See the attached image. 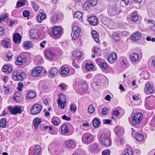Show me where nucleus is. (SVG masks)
Returning <instances> with one entry per match:
<instances>
[{"label": "nucleus", "instance_id": "f257e3e1", "mask_svg": "<svg viewBox=\"0 0 155 155\" xmlns=\"http://www.w3.org/2000/svg\"><path fill=\"white\" fill-rule=\"evenodd\" d=\"M101 144L107 147L111 145V140L109 136L105 133L101 134L100 138Z\"/></svg>", "mask_w": 155, "mask_h": 155}, {"label": "nucleus", "instance_id": "f03ea898", "mask_svg": "<svg viewBox=\"0 0 155 155\" xmlns=\"http://www.w3.org/2000/svg\"><path fill=\"white\" fill-rule=\"evenodd\" d=\"M94 136L89 133L84 134L82 137L83 142L87 144L93 142L94 140Z\"/></svg>", "mask_w": 155, "mask_h": 155}, {"label": "nucleus", "instance_id": "7ed1b4c3", "mask_svg": "<svg viewBox=\"0 0 155 155\" xmlns=\"http://www.w3.org/2000/svg\"><path fill=\"white\" fill-rule=\"evenodd\" d=\"M142 114L140 113H136L132 117V123L134 125H137L139 124L143 119Z\"/></svg>", "mask_w": 155, "mask_h": 155}, {"label": "nucleus", "instance_id": "20e7f679", "mask_svg": "<svg viewBox=\"0 0 155 155\" xmlns=\"http://www.w3.org/2000/svg\"><path fill=\"white\" fill-rule=\"evenodd\" d=\"M72 32L71 36L73 39L76 40L79 36L81 32V29L78 28L77 26H74L72 28Z\"/></svg>", "mask_w": 155, "mask_h": 155}, {"label": "nucleus", "instance_id": "39448f33", "mask_svg": "<svg viewBox=\"0 0 155 155\" xmlns=\"http://www.w3.org/2000/svg\"><path fill=\"white\" fill-rule=\"evenodd\" d=\"M41 106L40 104H34L31 109V113L32 114H38L41 110Z\"/></svg>", "mask_w": 155, "mask_h": 155}, {"label": "nucleus", "instance_id": "423d86ee", "mask_svg": "<svg viewBox=\"0 0 155 155\" xmlns=\"http://www.w3.org/2000/svg\"><path fill=\"white\" fill-rule=\"evenodd\" d=\"M52 31L55 36L59 37L62 33L63 28L60 26L56 27L53 28Z\"/></svg>", "mask_w": 155, "mask_h": 155}, {"label": "nucleus", "instance_id": "0eeeda50", "mask_svg": "<svg viewBox=\"0 0 155 155\" xmlns=\"http://www.w3.org/2000/svg\"><path fill=\"white\" fill-rule=\"evenodd\" d=\"M144 91L145 93L147 94H150L153 92L154 89L150 84L149 82H147L145 85Z\"/></svg>", "mask_w": 155, "mask_h": 155}, {"label": "nucleus", "instance_id": "6e6552de", "mask_svg": "<svg viewBox=\"0 0 155 155\" xmlns=\"http://www.w3.org/2000/svg\"><path fill=\"white\" fill-rule=\"evenodd\" d=\"M41 151V148L39 146L36 145L33 147H31L30 151H31L32 155H39Z\"/></svg>", "mask_w": 155, "mask_h": 155}, {"label": "nucleus", "instance_id": "1a4fd4ad", "mask_svg": "<svg viewBox=\"0 0 155 155\" xmlns=\"http://www.w3.org/2000/svg\"><path fill=\"white\" fill-rule=\"evenodd\" d=\"M116 54L114 52H112L107 58V60L110 63H113L117 60Z\"/></svg>", "mask_w": 155, "mask_h": 155}, {"label": "nucleus", "instance_id": "9d476101", "mask_svg": "<svg viewBox=\"0 0 155 155\" xmlns=\"http://www.w3.org/2000/svg\"><path fill=\"white\" fill-rule=\"evenodd\" d=\"M43 68L41 67H37L33 70L31 74L32 76L37 77L39 75L40 73L42 72Z\"/></svg>", "mask_w": 155, "mask_h": 155}, {"label": "nucleus", "instance_id": "9b49d317", "mask_svg": "<svg viewBox=\"0 0 155 155\" xmlns=\"http://www.w3.org/2000/svg\"><path fill=\"white\" fill-rule=\"evenodd\" d=\"M117 9V7L116 6L110 7L108 11V13L110 15L114 16L118 14Z\"/></svg>", "mask_w": 155, "mask_h": 155}, {"label": "nucleus", "instance_id": "f8f14e48", "mask_svg": "<svg viewBox=\"0 0 155 155\" xmlns=\"http://www.w3.org/2000/svg\"><path fill=\"white\" fill-rule=\"evenodd\" d=\"M45 57L48 60L52 59L54 56L55 54L48 50H45Z\"/></svg>", "mask_w": 155, "mask_h": 155}, {"label": "nucleus", "instance_id": "ddd939ff", "mask_svg": "<svg viewBox=\"0 0 155 155\" xmlns=\"http://www.w3.org/2000/svg\"><path fill=\"white\" fill-rule=\"evenodd\" d=\"M11 112L12 114L15 115L17 114L21 113L22 110L20 107L16 106L11 109Z\"/></svg>", "mask_w": 155, "mask_h": 155}, {"label": "nucleus", "instance_id": "4468645a", "mask_svg": "<svg viewBox=\"0 0 155 155\" xmlns=\"http://www.w3.org/2000/svg\"><path fill=\"white\" fill-rule=\"evenodd\" d=\"M38 31L37 29H31L30 31V36L32 38L35 39L38 37Z\"/></svg>", "mask_w": 155, "mask_h": 155}, {"label": "nucleus", "instance_id": "2eb2a0df", "mask_svg": "<svg viewBox=\"0 0 155 155\" xmlns=\"http://www.w3.org/2000/svg\"><path fill=\"white\" fill-rule=\"evenodd\" d=\"M141 36L140 33L138 31L135 32L131 37V39L134 41H137L140 39Z\"/></svg>", "mask_w": 155, "mask_h": 155}, {"label": "nucleus", "instance_id": "dca6fc26", "mask_svg": "<svg viewBox=\"0 0 155 155\" xmlns=\"http://www.w3.org/2000/svg\"><path fill=\"white\" fill-rule=\"evenodd\" d=\"M89 149L90 150L94 153L98 152L99 149L98 147V144L95 143L91 145L90 146Z\"/></svg>", "mask_w": 155, "mask_h": 155}, {"label": "nucleus", "instance_id": "f3484780", "mask_svg": "<svg viewBox=\"0 0 155 155\" xmlns=\"http://www.w3.org/2000/svg\"><path fill=\"white\" fill-rule=\"evenodd\" d=\"M87 20L91 25H95L97 24V21L95 16H92L89 17L88 18Z\"/></svg>", "mask_w": 155, "mask_h": 155}, {"label": "nucleus", "instance_id": "a211bd4d", "mask_svg": "<svg viewBox=\"0 0 155 155\" xmlns=\"http://www.w3.org/2000/svg\"><path fill=\"white\" fill-rule=\"evenodd\" d=\"M91 34L92 35V37L95 41L98 43H99L100 41L99 39V35L98 33L96 31L93 30L91 31Z\"/></svg>", "mask_w": 155, "mask_h": 155}, {"label": "nucleus", "instance_id": "6ab92c4d", "mask_svg": "<svg viewBox=\"0 0 155 155\" xmlns=\"http://www.w3.org/2000/svg\"><path fill=\"white\" fill-rule=\"evenodd\" d=\"M13 40L15 43H19L21 42V37L18 33H16L14 34Z\"/></svg>", "mask_w": 155, "mask_h": 155}, {"label": "nucleus", "instance_id": "aec40b11", "mask_svg": "<svg viewBox=\"0 0 155 155\" xmlns=\"http://www.w3.org/2000/svg\"><path fill=\"white\" fill-rule=\"evenodd\" d=\"M26 60L24 58H22L21 57H18L17 58V61H16V64L17 65H21L23 63H25Z\"/></svg>", "mask_w": 155, "mask_h": 155}, {"label": "nucleus", "instance_id": "412c9836", "mask_svg": "<svg viewBox=\"0 0 155 155\" xmlns=\"http://www.w3.org/2000/svg\"><path fill=\"white\" fill-rule=\"evenodd\" d=\"M58 73V70L56 68H52L50 71L49 75L50 77H54Z\"/></svg>", "mask_w": 155, "mask_h": 155}, {"label": "nucleus", "instance_id": "4be33fe9", "mask_svg": "<svg viewBox=\"0 0 155 155\" xmlns=\"http://www.w3.org/2000/svg\"><path fill=\"white\" fill-rule=\"evenodd\" d=\"M83 14L82 12L78 11L76 12L74 14V18L79 19L80 21H82Z\"/></svg>", "mask_w": 155, "mask_h": 155}, {"label": "nucleus", "instance_id": "5701e85b", "mask_svg": "<svg viewBox=\"0 0 155 155\" xmlns=\"http://www.w3.org/2000/svg\"><path fill=\"white\" fill-rule=\"evenodd\" d=\"M41 121V119L39 118H36L33 121L34 125L35 128L38 127Z\"/></svg>", "mask_w": 155, "mask_h": 155}, {"label": "nucleus", "instance_id": "b1692460", "mask_svg": "<svg viewBox=\"0 0 155 155\" xmlns=\"http://www.w3.org/2000/svg\"><path fill=\"white\" fill-rule=\"evenodd\" d=\"M58 96L59 98L57 102L66 103V97L63 94H60Z\"/></svg>", "mask_w": 155, "mask_h": 155}, {"label": "nucleus", "instance_id": "393cba45", "mask_svg": "<svg viewBox=\"0 0 155 155\" xmlns=\"http://www.w3.org/2000/svg\"><path fill=\"white\" fill-rule=\"evenodd\" d=\"M131 60L133 61H136L138 58V55L136 53H133L130 55Z\"/></svg>", "mask_w": 155, "mask_h": 155}, {"label": "nucleus", "instance_id": "a878e982", "mask_svg": "<svg viewBox=\"0 0 155 155\" xmlns=\"http://www.w3.org/2000/svg\"><path fill=\"white\" fill-rule=\"evenodd\" d=\"M46 15L42 13H40L38 16L37 20L39 23H41L42 21L45 18Z\"/></svg>", "mask_w": 155, "mask_h": 155}, {"label": "nucleus", "instance_id": "bb28decb", "mask_svg": "<svg viewBox=\"0 0 155 155\" xmlns=\"http://www.w3.org/2000/svg\"><path fill=\"white\" fill-rule=\"evenodd\" d=\"M2 71L3 72L10 73L12 71V68L9 66L6 65L4 66L2 68Z\"/></svg>", "mask_w": 155, "mask_h": 155}, {"label": "nucleus", "instance_id": "cd10ccee", "mask_svg": "<svg viewBox=\"0 0 155 155\" xmlns=\"http://www.w3.org/2000/svg\"><path fill=\"white\" fill-rule=\"evenodd\" d=\"M92 7L90 4L89 2H85L83 5V8L85 10H89L92 8Z\"/></svg>", "mask_w": 155, "mask_h": 155}, {"label": "nucleus", "instance_id": "c85d7f7f", "mask_svg": "<svg viewBox=\"0 0 155 155\" xmlns=\"http://www.w3.org/2000/svg\"><path fill=\"white\" fill-rule=\"evenodd\" d=\"M135 137L137 140L139 142L141 141L143 139V136L141 134L138 133L135 134Z\"/></svg>", "mask_w": 155, "mask_h": 155}, {"label": "nucleus", "instance_id": "c756f323", "mask_svg": "<svg viewBox=\"0 0 155 155\" xmlns=\"http://www.w3.org/2000/svg\"><path fill=\"white\" fill-rule=\"evenodd\" d=\"M58 15L56 14H53L51 17V20L54 23L57 22L58 19Z\"/></svg>", "mask_w": 155, "mask_h": 155}, {"label": "nucleus", "instance_id": "7c9ffc66", "mask_svg": "<svg viewBox=\"0 0 155 155\" xmlns=\"http://www.w3.org/2000/svg\"><path fill=\"white\" fill-rule=\"evenodd\" d=\"M66 147L68 148H71L74 146V142L72 140H68L65 142Z\"/></svg>", "mask_w": 155, "mask_h": 155}, {"label": "nucleus", "instance_id": "2f4dec72", "mask_svg": "<svg viewBox=\"0 0 155 155\" xmlns=\"http://www.w3.org/2000/svg\"><path fill=\"white\" fill-rule=\"evenodd\" d=\"M100 83V81L99 79H95L92 83V85L93 88H96L97 86L99 85Z\"/></svg>", "mask_w": 155, "mask_h": 155}, {"label": "nucleus", "instance_id": "473e14b6", "mask_svg": "<svg viewBox=\"0 0 155 155\" xmlns=\"http://www.w3.org/2000/svg\"><path fill=\"white\" fill-rule=\"evenodd\" d=\"M147 22L148 24H152L151 26V28L153 31H155V21L153 20L148 19L147 21Z\"/></svg>", "mask_w": 155, "mask_h": 155}, {"label": "nucleus", "instance_id": "72a5a7b5", "mask_svg": "<svg viewBox=\"0 0 155 155\" xmlns=\"http://www.w3.org/2000/svg\"><path fill=\"white\" fill-rule=\"evenodd\" d=\"M138 19V17L137 15V13L135 12L131 15V17L130 20L134 22H136Z\"/></svg>", "mask_w": 155, "mask_h": 155}, {"label": "nucleus", "instance_id": "f704fd0d", "mask_svg": "<svg viewBox=\"0 0 155 155\" xmlns=\"http://www.w3.org/2000/svg\"><path fill=\"white\" fill-rule=\"evenodd\" d=\"M61 132L63 134H65L68 132V129L67 127V125L64 124L61 127Z\"/></svg>", "mask_w": 155, "mask_h": 155}, {"label": "nucleus", "instance_id": "c9c22d12", "mask_svg": "<svg viewBox=\"0 0 155 155\" xmlns=\"http://www.w3.org/2000/svg\"><path fill=\"white\" fill-rule=\"evenodd\" d=\"M73 56L77 58H79L81 56V53L78 51H75L73 52Z\"/></svg>", "mask_w": 155, "mask_h": 155}, {"label": "nucleus", "instance_id": "e433bc0d", "mask_svg": "<svg viewBox=\"0 0 155 155\" xmlns=\"http://www.w3.org/2000/svg\"><path fill=\"white\" fill-rule=\"evenodd\" d=\"M19 95V93H17L13 95V99L18 102H19L21 100V98Z\"/></svg>", "mask_w": 155, "mask_h": 155}, {"label": "nucleus", "instance_id": "4c0bfd02", "mask_svg": "<svg viewBox=\"0 0 155 155\" xmlns=\"http://www.w3.org/2000/svg\"><path fill=\"white\" fill-rule=\"evenodd\" d=\"M6 120L4 118H2L0 120V126L3 128L6 127Z\"/></svg>", "mask_w": 155, "mask_h": 155}, {"label": "nucleus", "instance_id": "58836bf2", "mask_svg": "<svg viewBox=\"0 0 155 155\" xmlns=\"http://www.w3.org/2000/svg\"><path fill=\"white\" fill-rule=\"evenodd\" d=\"M23 47L26 49H28L31 46V43L29 41H27L24 43Z\"/></svg>", "mask_w": 155, "mask_h": 155}, {"label": "nucleus", "instance_id": "ea45409f", "mask_svg": "<svg viewBox=\"0 0 155 155\" xmlns=\"http://www.w3.org/2000/svg\"><path fill=\"white\" fill-rule=\"evenodd\" d=\"M26 78V74L25 73H22L19 74L18 76L17 81L22 80Z\"/></svg>", "mask_w": 155, "mask_h": 155}, {"label": "nucleus", "instance_id": "a19ab883", "mask_svg": "<svg viewBox=\"0 0 155 155\" xmlns=\"http://www.w3.org/2000/svg\"><path fill=\"white\" fill-rule=\"evenodd\" d=\"M100 122L98 120L97 118L94 119L93 121V124L95 128H97L99 127Z\"/></svg>", "mask_w": 155, "mask_h": 155}, {"label": "nucleus", "instance_id": "79ce46f5", "mask_svg": "<svg viewBox=\"0 0 155 155\" xmlns=\"http://www.w3.org/2000/svg\"><path fill=\"white\" fill-rule=\"evenodd\" d=\"M18 72L17 70H15L12 73V77L14 80L15 81H17L18 76H19Z\"/></svg>", "mask_w": 155, "mask_h": 155}, {"label": "nucleus", "instance_id": "37998d69", "mask_svg": "<svg viewBox=\"0 0 155 155\" xmlns=\"http://www.w3.org/2000/svg\"><path fill=\"white\" fill-rule=\"evenodd\" d=\"M69 69L67 68H61V73L62 74L66 75L69 72Z\"/></svg>", "mask_w": 155, "mask_h": 155}, {"label": "nucleus", "instance_id": "c03bdc74", "mask_svg": "<svg viewBox=\"0 0 155 155\" xmlns=\"http://www.w3.org/2000/svg\"><path fill=\"white\" fill-rule=\"evenodd\" d=\"M94 107L92 104H91L89 107L88 109V112L90 114H92L94 112Z\"/></svg>", "mask_w": 155, "mask_h": 155}, {"label": "nucleus", "instance_id": "a18cd8bd", "mask_svg": "<svg viewBox=\"0 0 155 155\" xmlns=\"http://www.w3.org/2000/svg\"><path fill=\"white\" fill-rule=\"evenodd\" d=\"M94 54L97 56H99L101 54V51L98 48H95L93 51Z\"/></svg>", "mask_w": 155, "mask_h": 155}, {"label": "nucleus", "instance_id": "49530a36", "mask_svg": "<svg viewBox=\"0 0 155 155\" xmlns=\"http://www.w3.org/2000/svg\"><path fill=\"white\" fill-rule=\"evenodd\" d=\"M8 19V17L6 15H2L0 17V23H2L3 21H6Z\"/></svg>", "mask_w": 155, "mask_h": 155}, {"label": "nucleus", "instance_id": "de8ad7c7", "mask_svg": "<svg viewBox=\"0 0 155 155\" xmlns=\"http://www.w3.org/2000/svg\"><path fill=\"white\" fill-rule=\"evenodd\" d=\"M36 96V94L35 92L30 91L28 92L27 97L30 98H33Z\"/></svg>", "mask_w": 155, "mask_h": 155}, {"label": "nucleus", "instance_id": "09e8293b", "mask_svg": "<svg viewBox=\"0 0 155 155\" xmlns=\"http://www.w3.org/2000/svg\"><path fill=\"white\" fill-rule=\"evenodd\" d=\"M112 38L115 41H118L120 39V37L117 33H114L113 35Z\"/></svg>", "mask_w": 155, "mask_h": 155}, {"label": "nucleus", "instance_id": "8fccbe9b", "mask_svg": "<svg viewBox=\"0 0 155 155\" xmlns=\"http://www.w3.org/2000/svg\"><path fill=\"white\" fill-rule=\"evenodd\" d=\"M25 1H18L17 3L16 7L17 8H18L21 7V6H23L25 5Z\"/></svg>", "mask_w": 155, "mask_h": 155}, {"label": "nucleus", "instance_id": "3c124183", "mask_svg": "<svg viewBox=\"0 0 155 155\" xmlns=\"http://www.w3.org/2000/svg\"><path fill=\"white\" fill-rule=\"evenodd\" d=\"M31 3L35 11V12L38 11L39 8V6L34 2H31Z\"/></svg>", "mask_w": 155, "mask_h": 155}, {"label": "nucleus", "instance_id": "603ef678", "mask_svg": "<svg viewBox=\"0 0 155 155\" xmlns=\"http://www.w3.org/2000/svg\"><path fill=\"white\" fill-rule=\"evenodd\" d=\"M99 65L100 67L104 69H107L108 68L107 64L106 63H101L99 64Z\"/></svg>", "mask_w": 155, "mask_h": 155}, {"label": "nucleus", "instance_id": "864d4df0", "mask_svg": "<svg viewBox=\"0 0 155 155\" xmlns=\"http://www.w3.org/2000/svg\"><path fill=\"white\" fill-rule=\"evenodd\" d=\"M91 7L95 6L97 3V0H89L88 1Z\"/></svg>", "mask_w": 155, "mask_h": 155}, {"label": "nucleus", "instance_id": "5fc2aeb1", "mask_svg": "<svg viewBox=\"0 0 155 155\" xmlns=\"http://www.w3.org/2000/svg\"><path fill=\"white\" fill-rule=\"evenodd\" d=\"M59 87L61 88V90H65L67 89L68 86L64 83H61L59 85Z\"/></svg>", "mask_w": 155, "mask_h": 155}, {"label": "nucleus", "instance_id": "6e6d98bb", "mask_svg": "<svg viewBox=\"0 0 155 155\" xmlns=\"http://www.w3.org/2000/svg\"><path fill=\"white\" fill-rule=\"evenodd\" d=\"M71 110L73 112H75L77 110V107L75 104H71L70 105Z\"/></svg>", "mask_w": 155, "mask_h": 155}, {"label": "nucleus", "instance_id": "4d7b16f0", "mask_svg": "<svg viewBox=\"0 0 155 155\" xmlns=\"http://www.w3.org/2000/svg\"><path fill=\"white\" fill-rule=\"evenodd\" d=\"M142 74H143V78L145 79H147L150 78L149 75L147 71L143 72L142 73Z\"/></svg>", "mask_w": 155, "mask_h": 155}, {"label": "nucleus", "instance_id": "13d9d810", "mask_svg": "<svg viewBox=\"0 0 155 155\" xmlns=\"http://www.w3.org/2000/svg\"><path fill=\"white\" fill-rule=\"evenodd\" d=\"M51 121L53 124L57 126L59 124V123L57 121V119L54 117L52 119Z\"/></svg>", "mask_w": 155, "mask_h": 155}, {"label": "nucleus", "instance_id": "bf43d9fd", "mask_svg": "<svg viewBox=\"0 0 155 155\" xmlns=\"http://www.w3.org/2000/svg\"><path fill=\"white\" fill-rule=\"evenodd\" d=\"M58 106L61 109H64L65 103H62V102H57Z\"/></svg>", "mask_w": 155, "mask_h": 155}, {"label": "nucleus", "instance_id": "052dcab7", "mask_svg": "<svg viewBox=\"0 0 155 155\" xmlns=\"http://www.w3.org/2000/svg\"><path fill=\"white\" fill-rule=\"evenodd\" d=\"M2 45L5 48H8V42L5 40H3L2 43Z\"/></svg>", "mask_w": 155, "mask_h": 155}, {"label": "nucleus", "instance_id": "680f3d73", "mask_svg": "<svg viewBox=\"0 0 155 155\" xmlns=\"http://www.w3.org/2000/svg\"><path fill=\"white\" fill-rule=\"evenodd\" d=\"M108 110L107 108L104 107L102 111V114L103 115H106L108 113Z\"/></svg>", "mask_w": 155, "mask_h": 155}, {"label": "nucleus", "instance_id": "e2e57ef3", "mask_svg": "<svg viewBox=\"0 0 155 155\" xmlns=\"http://www.w3.org/2000/svg\"><path fill=\"white\" fill-rule=\"evenodd\" d=\"M30 14V12L28 10H25L23 12V15L25 17H28L29 16Z\"/></svg>", "mask_w": 155, "mask_h": 155}, {"label": "nucleus", "instance_id": "0e129e2a", "mask_svg": "<svg viewBox=\"0 0 155 155\" xmlns=\"http://www.w3.org/2000/svg\"><path fill=\"white\" fill-rule=\"evenodd\" d=\"M87 71H90L93 68V66L92 64H86L85 65Z\"/></svg>", "mask_w": 155, "mask_h": 155}, {"label": "nucleus", "instance_id": "69168bd1", "mask_svg": "<svg viewBox=\"0 0 155 155\" xmlns=\"http://www.w3.org/2000/svg\"><path fill=\"white\" fill-rule=\"evenodd\" d=\"M102 154L103 155H110V151L108 149L105 150L103 152Z\"/></svg>", "mask_w": 155, "mask_h": 155}, {"label": "nucleus", "instance_id": "338daca9", "mask_svg": "<svg viewBox=\"0 0 155 155\" xmlns=\"http://www.w3.org/2000/svg\"><path fill=\"white\" fill-rule=\"evenodd\" d=\"M23 84L21 82H19L18 83V89L19 91L22 90V88L23 87Z\"/></svg>", "mask_w": 155, "mask_h": 155}, {"label": "nucleus", "instance_id": "774afa93", "mask_svg": "<svg viewBox=\"0 0 155 155\" xmlns=\"http://www.w3.org/2000/svg\"><path fill=\"white\" fill-rule=\"evenodd\" d=\"M112 113L113 115L117 116L119 115L120 112L117 110H115L112 111Z\"/></svg>", "mask_w": 155, "mask_h": 155}]
</instances>
